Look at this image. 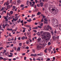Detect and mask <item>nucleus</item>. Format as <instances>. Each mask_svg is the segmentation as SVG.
I'll list each match as a JSON object with an SVG mask.
<instances>
[{
	"label": "nucleus",
	"mask_w": 61,
	"mask_h": 61,
	"mask_svg": "<svg viewBox=\"0 0 61 61\" xmlns=\"http://www.w3.org/2000/svg\"><path fill=\"white\" fill-rule=\"evenodd\" d=\"M40 6L41 7H43L44 6V3L43 2H40Z\"/></svg>",
	"instance_id": "obj_1"
},
{
	"label": "nucleus",
	"mask_w": 61,
	"mask_h": 61,
	"mask_svg": "<svg viewBox=\"0 0 61 61\" xmlns=\"http://www.w3.org/2000/svg\"><path fill=\"white\" fill-rule=\"evenodd\" d=\"M47 37H49V38H50L51 37V35L50 33H48L47 34Z\"/></svg>",
	"instance_id": "obj_2"
},
{
	"label": "nucleus",
	"mask_w": 61,
	"mask_h": 61,
	"mask_svg": "<svg viewBox=\"0 0 61 61\" xmlns=\"http://www.w3.org/2000/svg\"><path fill=\"white\" fill-rule=\"evenodd\" d=\"M56 20H57L55 19H53V24H55L56 23Z\"/></svg>",
	"instance_id": "obj_3"
},
{
	"label": "nucleus",
	"mask_w": 61,
	"mask_h": 61,
	"mask_svg": "<svg viewBox=\"0 0 61 61\" xmlns=\"http://www.w3.org/2000/svg\"><path fill=\"white\" fill-rule=\"evenodd\" d=\"M38 10V8H36V9L35 10V9H34L33 10V12H37V11Z\"/></svg>",
	"instance_id": "obj_4"
},
{
	"label": "nucleus",
	"mask_w": 61,
	"mask_h": 61,
	"mask_svg": "<svg viewBox=\"0 0 61 61\" xmlns=\"http://www.w3.org/2000/svg\"><path fill=\"white\" fill-rule=\"evenodd\" d=\"M58 11H59L58 10H55L54 12L56 14H57V13L58 12Z\"/></svg>",
	"instance_id": "obj_5"
},
{
	"label": "nucleus",
	"mask_w": 61,
	"mask_h": 61,
	"mask_svg": "<svg viewBox=\"0 0 61 61\" xmlns=\"http://www.w3.org/2000/svg\"><path fill=\"white\" fill-rule=\"evenodd\" d=\"M47 27H48V28H49L50 30H52V28H51V27H50V26L49 25H47Z\"/></svg>",
	"instance_id": "obj_6"
},
{
	"label": "nucleus",
	"mask_w": 61,
	"mask_h": 61,
	"mask_svg": "<svg viewBox=\"0 0 61 61\" xmlns=\"http://www.w3.org/2000/svg\"><path fill=\"white\" fill-rule=\"evenodd\" d=\"M10 3V2H9V1L8 0L6 3V5H8Z\"/></svg>",
	"instance_id": "obj_7"
},
{
	"label": "nucleus",
	"mask_w": 61,
	"mask_h": 61,
	"mask_svg": "<svg viewBox=\"0 0 61 61\" xmlns=\"http://www.w3.org/2000/svg\"><path fill=\"white\" fill-rule=\"evenodd\" d=\"M41 39L40 38H39L37 39V40L39 42H41Z\"/></svg>",
	"instance_id": "obj_8"
},
{
	"label": "nucleus",
	"mask_w": 61,
	"mask_h": 61,
	"mask_svg": "<svg viewBox=\"0 0 61 61\" xmlns=\"http://www.w3.org/2000/svg\"><path fill=\"white\" fill-rule=\"evenodd\" d=\"M41 48V46H38L37 47V50H39Z\"/></svg>",
	"instance_id": "obj_9"
},
{
	"label": "nucleus",
	"mask_w": 61,
	"mask_h": 61,
	"mask_svg": "<svg viewBox=\"0 0 61 61\" xmlns=\"http://www.w3.org/2000/svg\"><path fill=\"white\" fill-rule=\"evenodd\" d=\"M29 20H27V21L28 22H30L31 21H32V20L31 19V18H30Z\"/></svg>",
	"instance_id": "obj_10"
},
{
	"label": "nucleus",
	"mask_w": 61,
	"mask_h": 61,
	"mask_svg": "<svg viewBox=\"0 0 61 61\" xmlns=\"http://www.w3.org/2000/svg\"><path fill=\"white\" fill-rule=\"evenodd\" d=\"M59 30L61 31V24H59Z\"/></svg>",
	"instance_id": "obj_11"
},
{
	"label": "nucleus",
	"mask_w": 61,
	"mask_h": 61,
	"mask_svg": "<svg viewBox=\"0 0 61 61\" xmlns=\"http://www.w3.org/2000/svg\"><path fill=\"white\" fill-rule=\"evenodd\" d=\"M29 0H27V2H26V4L28 6L29 5H28L29 4Z\"/></svg>",
	"instance_id": "obj_12"
},
{
	"label": "nucleus",
	"mask_w": 61,
	"mask_h": 61,
	"mask_svg": "<svg viewBox=\"0 0 61 61\" xmlns=\"http://www.w3.org/2000/svg\"><path fill=\"white\" fill-rule=\"evenodd\" d=\"M7 9H10V8H11V7L10 6V5H9L7 6Z\"/></svg>",
	"instance_id": "obj_13"
},
{
	"label": "nucleus",
	"mask_w": 61,
	"mask_h": 61,
	"mask_svg": "<svg viewBox=\"0 0 61 61\" xmlns=\"http://www.w3.org/2000/svg\"><path fill=\"white\" fill-rule=\"evenodd\" d=\"M53 40H56V37H55V36H53Z\"/></svg>",
	"instance_id": "obj_14"
},
{
	"label": "nucleus",
	"mask_w": 61,
	"mask_h": 61,
	"mask_svg": "<svg viewBox=\"0 0 61 61\" xmlns=\"http://www.w3.org/2000/svg\"><path fill=\"white\" fill-rule=\"evenodd\" d=\"M26 27H30L31 26V25H26Z\"/></svg>",
	"instance_id": "obj_15"
},
{
	"label": "nucleus",
	"mask_w": 61,
	"mask_h": 61,
	"mask_svg": "<svg viewBox=\"0 0 61 61\" xmlns=\"http://www.w3.org/2000/svg\"><path fill=\"white\" fill-rule=\"evenodd\" d=\"M21 48V47H18V49H17L19 51H20V48Z\"/></svg>",
	"instance_id": "obj_16"
},
{
	"label": "nucleus",
	"mask_w": 61,
	"mask_h": 61,
	"mask_svg": "<svg viewBox=\"0 0 61 61\" xmlns=\"http://www.w3.org/2000/svg\"><path fill=\"white\" fill-rule=\"evenodd\" d=\"M51 33L52 34V36L54 35V33L53 32V30H51Z\"/></svg>",
	"instance_id": "obj_17"
},
{
	"label": "nucleus",
	"mask_w": 61,
	"mask_h": 61,
	"mask_svg": "<svg viewBox=\"0 0 61 61\" xmlns=\"http://www.w3.org/2000/svg\"><path fill=\"white\" fill-rule=\"evenodd\" d=\"M40 14H41V12H38L37 13V15H39Z\"/></svg>",
	"instance_id": "obj_18"
},
{
	"label": "nucleus",
	"mask_w": 61,
	"mask_h": 61,
	"mask_svg": "<svg viewBox=\"0 0 61 61\" xmlns=\"http://www.w3.org/2000/svg\"><path fill=\"white\" fill-rule=\"evenodd\" d=\"M48 23V22H47V21H44V24H47Z\"/></svg>",
	"instance_id": "obj_19"
},
{
	"label": "nucleus",
	"mask_w": 61,
	"mask_h": 61,
	"mask_svg": "<svg viewBox=\"0 0 61 61\" xmlns=\"http://www.w3.org/2000/svg\"><path fill=\"white\" fill-rule=\"evenodd\" d=\"M29 41L28 40H27L26 41V43L27 44H29Z\"/></svg>",
	"instance_id": "obj_20"
},
{
	"label": "nucleus",
	"mask_w": 61,
	"mask_h": 61,
	"mask_svg": "<svg viewBox=\"0 0 61 61\" xmlns=\"http://www.w3.org/2000/svg\"><path fill=\"white\" fill-rule=\"evenodd\" d=\"M44 21H48V20L46 18H45L44 19Z\"/></svg>",
	"instance_id": "obj_21"
},
{
	"label": "nucleus",
	"mask_w": 61,
	"mask_h": 61,
	"mask_svg": "<svg viewBox=\"0 0 61 61\" xmlns=\"http://www.w3.org/2000/svg\"><path fill=\"white\" fill-rule=\"evenodd\" d=\"M44 52H45V53H47V49H46L45 50H44Z\"/></svg>",
	"instance_id": "obj_22"
},
{
	"label": "nucleus",
	"mask_w": 61,
	"mask_h": 61,
	"mask_svg": "<svg viewBox=\"0 0 61 61\" xmlns=\"http://www.w3.org/2000/svg\"><path fill=\"white\" fill-rule=\"evenodd\" d=\"M17 48L16 47H14L13 48V49H14L16 51V50Z\"/></svg>",
	"instance_id": "obj_23"
},
{
	"label": "nucleus",
	"mask_w": 61,
	"mask_h": 61,
	"mask_svg": "<svg viewBox=\"0 0 61 61\" xmlns=\"http://www.w3.org/2000/svg\"><path fill=\"white\" fill-rule=\"evenodd\" d=\"M49 30V28L47 26V28L46 29V30H47V31H48V30Z\"/></svg>",
	"instance_id": "obj_24"
},
{
	"label": "nucleus",
	"mask_w": 61,
	"mask_h": 61,
	"mask_svg": "<svg viewBox=\"0 0 61 61\" xmlns=\"http://www.w3.org/2000/svg\"><path fill=\"white\" fill-rule=\"evenodd\" d=\"M25 36H24L23 37H22L21 38L22 40H24L25 39Z\"/></svg>",
	"instance_id": "obj_25"
},
{
	"label": "nucleus",
	"mask_w": 61,
	"mask_h": 61,
	"mask_svg": "<svg viewBox=\"0 0 61 61\" xmlns=\"http://www.w3.org/2000/svg\"><path fill=\"white\" fill-rule=\"evenodd\" d=\"M19 45L20 46H22V43H19Z\"/></svg>",
	"instance_id": "obj_26"
},
{
	"label": "nucleus",
	"mask_w": 61,
	"mask_h": 61,
	"mask_svg": "<svg viewBox=\"0 0 61 61\" xmlns=\"http://www.w3.org/2000/svg\"><path fill=\"white\" fill-rule=\"evenodd\" d=\"M55 37L56 39H58L59 38V36H55Z\"/></svg>",
	"instance_id": "obj_27"
},
{
	"label": "nucleus",
	"mask_w": 61,
	"mask_h": 61,
	"mask_svg": "<svg viewBox=\"0 0 61 61\" xmlns=\"http://www.w3.org/2000/svg\"><path fill=\"white\" fill-rule=\"evenodd\" d=\"M10 13L11 15H12V14H13L14 13V12H13V11H11Z\"/></svg>",
	"instance_id": "obj_28"
},
{
	"label": "nucleus",
	"mask_w": 61,
	"mask_h": 61,
	"mask_svg": "<svg viewBox=\"0 0 61 61\" xmlns=\"http://www.w3.org/2000/svg\"><path fill=\"white\" fill-rule=\"evenodd\" d=\"M3 60L4 61H5V60H7V59L5 58H3Z\"/></svg>",
	"instance_id": "obj_29"
},
{
	"label": "nucleus",
	"mask_w": 61,
	"mask_h": 61,
	"mask_svg": "<svg viewBox=\"0 0 61 61\" xmlns=\"http://www.w3.org/2000/svg\"><path fill=\"white\" fill-rule=\"evenodd\" d=\"M6 52V51L5 50L4 51V52H3V54H4Z\"/></svg>",
	"instance_id": "obj_30"
},
{
	"label": "nucleus",
	"mask_w": 61,
	"mask_h": 61,
	"mask_svg": "<svg viewBox=\"0 0 61 61\" xmlns=\"http://www.w3.org/2000/svg\"><path fill=\"white\" fill-rule=\"evenodd\" d=\"M36 60H39V61H41V60L40 58H38L37 59H36Z\"/></svg>",
	"instance_id": "obj_31"
},
{
	"label": "nucleus",
	"mask_w": 61,
	"mask_h": 61,
	"mask_svg": "<svg viewBox=\"0 0 61 61\" xmlns=\"http://www.w3.org/2000/svg\"><path fill=\"white\" fill-rule=\"evenodd\" d=\"M37 6H38V7H40V4H37Z\"/></svg>",
	"instance_id": "obj_32"
},
{
	"label": "nucleus",
	"mask_w": 61,
	"mask_h": 61,
	"mask_svg": "<svg viewBox=\"0 0 61 61\" xmlns=\"http://www.w3.org/2000/svg\"><path fill=\"white\" fill-rule=\"evenodd\" d=\"M52 11H53V12L54 11L55 12V9L54 8L52 9Z\"/></svg>",
	"instance_id": "obj_33"
},
{
	"label": "nucleus",
	"mask_w": 61,
	"mask_h": 61,
	"mask_svg": "<svg viewBox=\"0 0 61 61\" xmlns=\"http://www.w3.org/2000/svg\"><path fill=\"white\" fill-rule=\"evenodd\" d=\"M24 6V5L23 4H22L20 5V7H23Z\"/></svg>",
	"instance_id": "obj_34"
},
{
	"label": "nucleus",
	"mask_w": 61,
	"mask_h": 61,
	"mask_svg": "<svg viewBox=\"0 0 61 61\" xmlns=\"http://www.w3.org/2000/svg\"><path fill=\"white\" fill-rule=\"evenodd\" d=\"M34 8H35V9H36V4H35L34 5Z\"/></svg>",
	"instance_id": "obj_35"
},
{
	"label": "nucleus",
	"mask_w": 61,
	"mask_h": 61,
	"mask_svg": "<svg viewBox=\"0 0 61 61\" xmlns=\"http://www.w3.org/2000/svg\"><path fill=\"white\" fill-rule=\"evenodd\" d=\"M48 44L49 46V45H51V42H49L48 43Z\"/></svg>",
	"instance_id": "obj_36"
},
{
	"label": "nucleus",
	"mask_w": 61,
	"mask_h": 61,
	"mask_svg": "<svg viewBox=\"0 0 61 61\" xmlns=\"http://www.w3.org/2000/svg\"><path fill=\"white\" fill-rule=\"evenodd\" d=\"M35 50H34V49H32V51L33 52V53H35Z\"/></svg>",
	"instance_id": "obj_37"
},
{
	"label": "nucleus",
	"mask_w": 61,
	"mask_h": 61,
	"mask_svg": "<svg viewBox=\"0 0 61 61\" xmlns=\"http://www.w3.org/2000/svg\"><path fill=\"white\" fill-rule=\"evenodd\" d=\"M25 48L26 49H29V47L27 46L25 47Z\"/></svg>",
	"instance_id": "obj_38"
},
{
	"label": "nucleus",
	"mask_w": 61,
	"mask_h": 61,
	"mask_svg": "<svg viewBox=\"0 0 61 61\" xmlns=\"http://www.w3.org/2000/svg\"><path fill=\"white\" fill-rule=\"evenodd\" d=\"M45 18H46V16H43L42 17V19H44Z\"/></svg>",
	"instance_id": "obj_39"
},
{
	"label": "nucleus",
	"mask_w": 61,
	"mask_h": 61,
	"mask_svg": "<svg viewBox=\"0 0 61 61\" xmlns=\"http://www.w3.org/2000/svg\"><path fill=\"white\" fill-rule=\"evenodd\" d=\"M3 59V58L2 57H0V59H1V60H2Z\"/></svg>",
	"instance_id": "obj_40"
},
{
	"label": "nucleus",
	"mask_w": 61,
	"mask_h": 61,
	"mask_svg": "<svg viewBox=\"0 0 61 61\" xmlns=\"http://www.w3.org/2000/svg\"><path fill=\"white\" fill-rule=\"evenodd\" d=\"M38 28H41V29L42 28V27L41 26H38Z\"/></svg>",
	"instance_id": "obj_41"
},
{
	"label": "nucleus",
	"mask_w": 61,
	"mask_h": 61,
	"mask_svg": "<svg viewBox=\"0 0 61 61\" xmlns=\"http://www.w3.org/2000/svg\"><path fill=\"white\" fill-rule=\"evenodd\" d=\"M13 43L14 44H15L16 43V41H13Z\"/></svg>",
	"instance_id": "obj_42"
},
{
	"label": "nucleus",
	"mask_w": 61,
	"mask_h": 61,
	"mask_svg": "<svg viewBox=\"0 0 61 61\" xmlns=\"http://www.w3.org/2000/svg\"><path fill=\"white\" fill-rule=\"evenodd\" d=\"M50 60V59L48 58L47 60H46V61H49V60Z\"/></svg>",
	"instance_id": "obj_43"
},
{
	"label": "nucleus",
	"mask_w": 61,
	"mask_h": 61,
	"mask_svg": "<svg viewBox=\"0 0 61 61\" xmlns=\"http://www.w3.org/2000/svg\"><path fill=\"white\" fill-rule=\"evenodd\" d=\"M16 8V7H15V6H13V8L14 9H15Z\"/></svg>",
	"instance_id": "obj_44"
},
{
	"label": "nucleus",
	"mask_w": 61,
	"mask_h": 61,
	"mask_svg": "<svg viewBox=\"0 0 61 61\" xmlns=\"http://www.w3.org/2000/svg\"><path fill=\"white\" fill-rule=\"evenodd\" d=\"M22 28L23 29H24V30H25L26 29V28H24V27H22Z\"/></svg>",
	"instance_id": "obj_45"
},
{
	"label": "nucleus",
	"mask_w": 61,
	"mask_h": 61,
	"mask_svg": "<svg viewBox=\"0 0 61 61\" xmlns=\"http://www.w3.org/2000/svg\"><path fill=\"white\" fill-rule=\"evenodd\" d=\"M25 53H23L22 54V56H25Z\"/></svg>",
	"instance_id": "obj_46"
},
{
	"label": "nucleus",
	"mask_w": 61,
	"mask_h": 61,
	"mask_svg": "<svg viewBox=\"0 0 61 61\" xmlns=\"http://www.w3.org/2000/svg\"><path fill=\"white\" fill-rule=\"evenodd\" d=\"M5 22H7L8 21V19L7 18L5 20Z\"/></svg>",
	"instance_id": "obj_47"
},
{
	"label": "nucleus",
	"mask_w": 61,
	"mask_h": 61,
	"mask_svg": "<svg viewBox=\"0 0 61 61\" xmlns=\"http://www.w3.org/2000/svg\"><path fill=\"white\" fill-rule=\"evenodd\" d=\"M10 52H14V49H12V50H11L10 51Z\"/></svg>",
	"instance_id": "obj_48"
},
{
	"label": "nucleus",
	"mask_w": 61,
	"mask_h": 61,
	"mask_svg": "<svg viewBox=\"0 0 61 61\" xmlns=\"http://www.w3.org/2000/svg\"><path fill=\"white\" fill-rule=\"evenodd\" d=\"M43 23H41V24H40V26H43Z\"/></svg>",
	"instance_id": "obj_49"
},
{
	"label": "nucleus",
	"mask_w": 61,
	"mask_h": 61,
	"mask_svg": "<svg viewBox=\"0 0 61 61\" xmlns=\"http://www.w3.org/2000/svg\"><path fill=\"white\" fill-rule=\"evenodd\" d=\"M23 22H24V20H22L21 21V22H20L21 23H24Z\"/></svg>",
	"instance_id": "obj_50"
},
{
	"label": "nucleus",
	"mask_w": 61,
	"mask_h": 61,
	"mask_svg": "<svg viewBox=\"0 0 61 61\" xmlns=\"http://www.w3.org/2000/svg\"><path fill=\"white\" fill-rule=\"evenodd\" d=\"M18 39L19 40H20V39H21V37H19L18 38Z\"/></svg>",
	"instance_id": "obj_51"
},
{
	"label": "nucleus",
	"mask_w": 61,
	"mask_h": 61,
	"mask_svg": "<svg viewBox=\"0 0 61 61\" xmlns=\"http://www.w3.org/2000/svg\"><path fill=\"white\" fill-rule=\"evenodd\" d=\"M9 36H12V35H11V33H9Z\"/></svg>",
	"instance_id": "obj_52"
},
{
	"label": "nucleus",
	"mask_w": 61,
	"mask_h": 61,
	"mask_svg": "<svg viewBox=\"0 0 61 61\" xmlns=\"http://www.w3.org/2000/svg\"><path fill=\"white\" fill-rule=\"evenodd\" d=\"M2 49H3V47H0V50H2Z\"/></svg>",
	"instance_id": "obj_53"
},
{
	"label": "nucleus",
	"mask_w": 61,
	"mask_h": 61,
	"mask_svg": "<svg viewBox=\"0 0 61 61\" xmlns=\"http://www.w3.org/2000/svg\"><path fill=\"white\" fill-rule=\"evenodd\" d=\"M33 56H34V57H36V54H34Z\"/></svg>",
	"instance_id": "obj_54"
},
{
	"label": "nucleus",
	"mask_w": 61,
	"mask_h": 61,
	"mask_svg": "<svg viewBox=\"0 0 61 61\" xmlns=\"http://www.w3.org/2000/svg\"><path fill=\"white\" fill-rule=\"evenodd\" d=\"M25 7H23V8H22L21 9V10H24V8H25Z\"/></svg>",
	"instance_id": "obj_55"
},
{
	"label": "nucleus",
	"mask_w": 61,
	"mask_h": 61,
	"mask_svg": "<svg viewBox=\"0 0 61 61\" xmlns=\"http://www.w3.org/2000/svg\"><path fill=\"white\" fill-rule=\"evenodd\" d=\"M29 3H30L29 5H31V4H32V3L31 2H29Z\"/></svg>",
	"instance_id": "obj_56"
},
{
	"label": "nucleus",
	"mask_w": 61,
	"mask_h": 61,
	"mask_svg": "<svg viewBox=\"0 0 61 61\" xmlns=\"http://www.w3.org/2000/svg\"><path fill=\"white\" fill-rule=\"evenodd\" d=\"M9 57H12V56H13V55H9Z\"/></svg>",
	"instance_id": "obj_57"
},
{
	"label": "nucleus",
	"mask_w": 61,
	"mask_h": 61,
	"mask_svg": "<svg viewBox=\"0 0 61 61\" xmlns=\"http://www.w3.org/2000/svg\"><path fill=\"white\" fill-rule=\"evenodd\" d=\"M35 2L36 3H37V2H38V0H35Z\"/></svg>",
	"instance_id": "obj_58"
},
{
	"label": "nucleus",
	"mask_w": 61,
	"mask_h": 61,
	"mask_svg": "<svg viewBox=\"0 0 61 61\" xmlns=\"http://www.w3.org/2000/svg\"><path fill=\"white\" fill-rule=\"evenodd\" d=\"M27 35H29L30 34V33H28V32H27Z\"/></svg>",
	"instance_id": "obj_59"
},
{
	"label": "nucleus",
	"mask_w": 61,
	"mask_h": 61,
	"mask_svg": "<svg viewBox=\"0 0 61 61\" xmlns=\"http://www.w3.org/2000/svg\"><path fill=\"white\" fill-rule=\"evenodd\" d=\"M17 2L19 4H20V3H21V2L19 1H17Z\"/></svg>",
	"instance_id": "obj_60"
},
{
	"label": "nucleus",
	"mask_w": 61,
	"mask_h": 61,
	"mask_svg": "<svg viewBox=\"0 0 61 61\" xmlns=\"http://www.w3.org/2000/svg\"><path fill=\"white\" fill-rule=\"evenodd\" d=\"M27 39V37H25L24 36V39Z\"/></svg>",
	"instance_id": "obj_61"
},
{
	"label": "nucleus",
	"mask_w": 61,
	"mask_h": 61,
	"mask_svg": "<svg viewBox=\"0 0 61 61\" xmlns=\"http://www.w3.org/2000/svg\"><path fill=\"white\" fill-rule=\"evenodd\" d=\"M11 41V38L9 39L8 41Z\"/></svg>",
	"instance_id": "obj_62"
},
{
	"label": "nucleus",
	"mask_w": 61,
	"mask_h": 61,
	"mask_svg": "<svg viewBox=\"0 0 61 61\" xmlns=\"http://www.w3.org/2000/svg\"><path fill=\"white\" fill-rule=\"evenodd\" d=\"M18 16H16V17L15 18H16L17 19H18Z\"/></svg>",
	"instance_id": "obj_63"
},
{
	"label": "nucleus",
	"mask_w": 61,
	"mask_h": 61,
	"mask_svg": "<svg viewBox=\"0 0 61 61\" xmlns=\"http://www.w3.org/2000/svg\"><path fill=\"white\" fill-rule=\"evenodd\" d=\"M7 30H8V31H10V29L9 28H8L7 29Z\"/></svg>",
	"instance_id": "obj_64"
}]
</instances>
